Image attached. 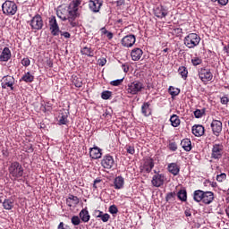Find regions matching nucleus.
<instances>
[{"instance_id":"69168bd1","label":"nucleus","mask_w":229,"mask_h":229,"mask_svg":"<svg viewBox=\"0 0 229 229\" xmlns=\"http://www.w3.org/2000/svg\"><path fill=\"white\" fill-rule=\"evenodd\" d=\"M184 214H185L186 217H191V216H192V213L191 212V209H186L184 211Z\"/></svg>"},{"instance_id":"c85d7f7f","label":"nucleus","mask_w":229,"mask_h":229,"mask_svg":"<svg viewBox=\"0 0 229 229\" xmlns=\"http://www.w3.org/2000/svg\"><path fill=\"white\" fill-rule=\"evenodd\" d=\"M0 203H2L5 210H12L13 208V199H5L4 201L0 199Z\"/></svg>"},{"instance_id":"e2e57ef3","label":"nucleus","mask_w":229,"mask_h":229,"mask_svg":"<svg viewBox=\"0 0 229 229\" xmlns=\"http://www.w3.org/2000/svg\"><path fill=\"white\" fill-rule=\"evenodd\" d=\"M218 4H221V6H226V4H228V0H218Z\"/></svg>"},{"instance_id":"f704fd0d","label":"nucleus","mask_w":229,"mask_h":229,"mask_svg":"<svg viewBox=\"0 0 229 229\" xmlns=\"http://www.w3.org/2000/svg\"><path fill=\"white\" fill-rule=\"evenodd\" d=\"M178 72L180 76H182V80H187L189 71L187 70V67L185 66H180L178 69Z\"/></svg>"},{"instance_id":"f03ea898","label":"nucleus","mask_w":229,"mask_h":229,"mask_svg":"<svg viewBox=\"0 0 229 229\" xmlns=\"http://www.w3.org/2000/svg\"><path fill=\"white\" fill-rule=\"evenodd\" d=\"M201 38L196 33H190L184 38V45L189 49H194L197 46H199Z\"/></svg>"},{"instance_id":"58836bf2","label":"nucleus","mask_w":229,"mask_h":229,"mask_svg":"<svg viewBox=\"0 0 229 229\" xmlns=\"http://www.w3.org/2000/svg\"><path fill=\"white\" fill-rule=\"evenodd\" d=\"M81 223V220L80 216H73L72 217V224L73 225V226H78V225H80Z\"/></svg>"},{"instance_id":"37998d69","label":"nucleus","mask_w":229,"mask_h":229,"mask_svg":"<svg viewBox=\"0 0 229 229\" xmlns=\"http://www.w3.org/2000/svg\"><path fill=\"white\" fill-rule=\"evenodd\" d=\"M73 85L77 87L78 89L83 87V82L81 81V79L77 78L73 80Z\"/></svg>"},{"instance_id":"b1692460","label":"nucleus","mask_w":229,"mask_h":229,"mask_svg":"<svg viewBox=\"0 0 229 229\" xmlns=\"http://www.w3.org/2000/svg\"><path fill=\"white\" fill-rule=\"evenodd\" d=\"M168 171L171 174H174V176H178V174H180V165L176 163H170L168 165Z\"/></svg>"},{"instance_id":"39448f33","label":"nucleus","mask_w":229,"mask_h":229,"mask_svg":"<svg viewBox=\"0 0 229 229\" xmlns=\"http://www.w3.org/2000/svg\"><path fill=\"white\" fill-rule=\"evenodd\" d=\"M30 26L31 30H36L37 31L42 30V28H44L42 16H40V14H36L30 21Z\"/></svg>"},{"instance_id":"338daca9","label":"nucleus","mask_w":229,"mask_h":229,"mask_svg":"<svg viewBox=\"0 0 229 229\" xmlns=\"http://www.w3.org/2000/svg\"><path fill=\"white\" fill-rule=\"evenodd\" d=\"M123 4H124V0L116 1V6H123Z\"/></svg>"},{"instance_id":"bf43d9fd","label":"nucleus","mask_w":229,"mask_h":229,"mask_svg":"<svg viewBox=\"0 0 229 229\" xmlns=\"http://www.w3.org/2000/svg\"><path fill=\"white\" fill-rule=\"evenodd\" d=\"M98 65H100L101 67L106 65V59L105 58L98 59Z\"/></svg>"},{"instance_id":"6ab92c4d","label":"nucleus","mask_w":229,"mask_h":229,"mask_svg":"<svg viewBox=\"0 0 229 229\" xmlns=\"http://www.w3.org/2000/svg\"><path fill=\"white\" fill-rule=\"evenodd\" d=\"M191 131L195 137H203L205 135V127L203 125H193Z\"/></svg>"},{"instance_id":"412c9836","label":"nucleus","mask_w":229,"mask_h":229,"mask_svg":"<svg viewBox=\"0 0 229 229\" xmlns=\"http://www.w3.org/2000/svg\"><path fill=\"white\" fill-rule=\"evenodd\" d=\"M114 188L116 189V191H119L124 188V178L123 176L119 175L114 178Z\"/></svg>"},{"instance_id":"a19ab883","label":"nucleus","mask_w":229,"mask_h":229,"mask_svg":"<svg viewBox=\"0 0 229 229\" xmlns=\"http://www.w3.org/2000/svg\"><path fill=\"white\" fill-rule=\"evenodd\" d=\"M191 64L196 67L198 65H201V64H203V60H201L199 57H193L191 59Z\"/></svg>"},{"instance_id":"c03bdc74","label":"nucleus","mask_w":229,"mask_h":229,"mask_svg":"<svg viewBox=\"0 0 229 229\" xmlns=\"http://www.w3.org/2000/svg\"><path fill=\"white\" fill-rule=\"evenodd\" d=\"M99 219H101L103 223H108V221H110V215L108 213H103Z\"/></svg>"},{"instance_id":"4c0bfd02","label":"nucleus","mask_w":229,"mask_h":229,"mask_svg":"<svg viewBox=\"0 0 229 229\" xmlns=\"http://www.w3.org/2000/svg\"><path fill=\"white\" fill-rule=\"evenodd\" d=\"M102 99H110L112 98V91L105 90L101 93Z\"/></svg>"},{"instance_id":"a211bd4d","label":"nucleus","mask_w":229,"mask_h":229,"mask_svg":"<svg viewBox=\"0 0 229 229\" xmlns=\"http://www.w3.org/2000/svg\"><path fill=\"white\" fill-rule=\"evenodd\" d=\"M10 58H12V51L8 47H5L0 55V62H8Z\"/></svg>"},{"instance_id":"f257e3e1","label":"nucleus","mask_w":229,"mask_h":229,"mask_svg":"<svg viewBox=\"0 0 229 229\" xmlns=\"http://www.w3.org/2000/svg\"><path fill=\"white\" fill-rule=\"evenodd\" d=\"M8 172L13 180H19V178H22L24 175V167H22V165L19 161H14L9 165Z\"/></svg>"},{"instance_id":"774afa93","label":"nucleus","mask_w":229,"mask_h":229,"mask_svg":"<svg viewBox=\"0 0 229 229\" xmlns=\"http://www.w3.org/2000/svg\"><path fill=\"white\" fill-rule=\"evenodd\" d=\"M66 204L68 205V207H72V205H74L73 202L72 200H70L69 197L66 199Z\"/></svg>"},{"instance_id":"7ed1b4c3","label":"nucleus","mask_w":229,"mask_h":229,"mask_svg":"<svg viewBox=\"0 0 229 229\" xmlns=\"http://www.w3.org/2000/svg\"><path fill=\"white\" fill-rule=\"evenodd\" d=\"M17 4L13 1L6 0L2 4V12L4 15H8L9 17H12L13 15H15L17 13Z\"/></svg>"},{"instance_id":"2eb2a0df","label":"nucleus","mask_w":229,"mask_h":229,"mask_svg":"<svg viewBox=\"0 0 229 229\" xmlns=\"http://www.w3.org/2000/svg\"><path fill=\"white\" fill-rule=\"evenodd\" d=\"M165 181V176L162 174H157L153 175L151 183L154 187H162L164 182Z\"/></svg>"},{"instance_id":"8fccbe9b","label":"nucleus","mask_w":229,"mask_h":229,"mask_svg":"<svg viewBox=\"0 0 229 229\" xmlns=\"http://www.w3.org/2000/svg\"><path fill=\"white\" fill-rule=\"evenodd\" d=\"M125 149L129 155H135V147L129 145L125 147Z\"/></svg>"},{"instance_id":"09e8293b","label":"nucleus","mask_w":229,"mask_h":229,"mask_svg":"<svg viewBox=\"0 0 229 229\" xmlns=\"http://www.w3.org/2000/svg\"><path fill=\"white\" fill-rule=\"evenodd\" d=\"M225 179H226V174L225 173H222L216 175V182H225Z\"/></svg>"},{"instance_id":"cd10ccee","label":"nucleus","mask_w":229,"mask_h":229,"mask_svg":"<svg viewBox=\"0 0 229 229\" xmlns=\"http://www.w3.org/2000/svg\"><path fill=\"white\" fill-rule=\"evenodd\" d=\"M151 104L149 102H144L141 106V114L145 115V117H149L151 115Z\"/></svg>"},{"instance_id":"5fc2aeb1","label":"nucleus","mask_w":229,"mask_h":229,"mask_svg":"<svg viewBox=\"0 0 229 229\" xmlns=\"http://www.w3.org/2000/svg\"><path fill=\"white\" fill-rule=\"evenodd\" d=\"M81 4V0H72V2L70 4V6H73L74 8H78Z\"/></svg>"},{"instance_id":"2f4dec72","label":"nucleus","mask_w":229,"mask_h":229,"mask_svg":"<svg viewBox=\"0 0 229 229\" xmlns=\"http://www.w3.org/2000/svg\"><path fill=\"white\" fill-rule=\"evenodd\" d=\"M69 117V112L61 113L58 115V123L60 125L62 124H67V118Z\"/></svg>"},{"instance_id":"ea45409f","label":"nucleus","mask_w":229,"mask_h":229,"mask_svg":"<svg viewBox=\"0 0 229 229\" xmlns=\"http://www.w3.org/2000/svg\"><path fill=\"white\" fill-rule=\"evenodd\" d=\"M174 198H176V193L175 192H169L165 196V201H174Z\"/></svg>"},{"instance_id":"de8ad7c7","label":"nucleus","mask_w":229,"mask_h":229,"mask_svg":"<svg viewBox=\"0 0 229 229\" xmlns=\"http://www.w3.org/2000/svg\"><path fill=\"white\" fill-rule=\"evenodd\" d=\"M123 81H124V78L112 81L111 85H113V87H119V85H121Z\"/></svg>"},{"instance_id":"680f3d73","label":"nucleus","mask_w":229,"mask_h":229,"mask_svg":"<svg viewBox=\"0 0 229 229\" xmlns=\"http://www.w3.org/2000/svg\"><path fill=\"white\" fill-rule=\"evenodd\" d=\"M57 229H71V227L69 225H65V227H64V222H61Z\"/></svg>"},{"instance_id":"79ce46f5","label":"nucleus","mask_w":229,"mask_h":229,"mask_svg":"<svg viewBox=\"0 0 229 229\" xmlns=\"http://www.w3.org/2000/svg\"><path fill=\"white\" fill-rule=\"evenodd\" d=\"M203 114H205V109H197L194 111V116L196 117V119H201V117H203Z\"/></svg>"},{"instance_id":"1a4fd4ad","label":"nucleus","mask_w":229,"mask_h":229,"mask_svg":"<svg viewBox=\"0 0 229 229\" xmlns=\"http://www.w3.org/2000/svg\"><path fill=\"white\" fill-rule=\"evenodd\" d=\"M224 149L225 147L223 146V144H214L211 152V158H214V160H219L220 158H222Z\"/></svg>"},{"instance_id":"864d4df0","label":"nucleus","mask_w":229,"mask_h":229,"mask_svg":"<svg viewBox=\"0 0 229 229\" xmlns=\"http://www.w3.org/2000/svg\"><path fill=\"white\" fill-rule=\"evenodd\" d=\"M109 212L110 214H117V212H119V209L117 208V206L112 205L109 207Z\"/></svg>"},{"instance_id":"393cba45","label":"nucleus","mask_w":229,"mask_h":229,"mask_svg":"<svg viewBox=\"0 0 229 229\" xmlns=\"http://www.w3.org/2000/svg\"><path fill=\"white\" fill-rule=\"evenodd\" d=\"M20 81H24L25 83H33L35 81V75L31 74L30 72H27L20 79Z\"/></svg>"},{"instance_id":"9b49d317","label":"nucleus","mask_w":229,"mask_h":229,"mask_svg":"<svg viewBox=\"0 0 229 229\" xmlns=\"http://www.w3.org/2000/svg\"><path fill=\"white\" fill-rule=\"evenodd\" d=\"M101 6H103V0H89V8L90 12L93 13H99L101 10Z\"/></svg>"},{"instance_id":"f8f14e48","label":"nucleus","mask_w":229,"mask_h":229,"mask_svg":"<svg viewBox=\"0 0 229 229\" xmlns=\"http://www.w3.org/2000/svg\"><path fill=\"white\" fill-rule=\"evenodd\" d=\"M211 129L213 135L219 137L221 131H223V123L219 120H213L211 123Z\"/></svg>"},{"instance_id":"13d9d810","label":"nucleus","mask_w":229,"mask_h":229,"mask_svg":"<svg viewBox=\"0 0 229 229\" xmlns=\"http://www.w3.org/2000/svg\"><path fill=\"white\" fill-rule=\"evenodd\" d=\"M59 33H60L61 37H64V38H71V33H69L67 31L64 32L61 30V32H59Z\"/></svg>"},{"instance_id":"4be33fe9","label":"nucleus","mask_w":229,"mask_h":229,"mask_svg":"<svg viewBox=\"0 0 229 229\" xmlns=\"http://www.w3.org/2000/svg\"><path fill=\"white\" fill-rule=\"evenodd\" d=\"M214 201V192L212 191H204L202 202L205 205H210Z\"/></svg>"},{"instance_id":"052dcab7","label":"nucleus","mask_w":229,"mask_h":229,"mask_svg":"<svg viewBox=\"0 0 229 229\" xmlns=\"http://www.w3.org/2000/svg\"><path fill=\"white\" fill-rule=\"evenodd\" d=\"M103 214H104L103 211H100V210H95L94 212L95 217H98V218H100Z\"/></svg>"},{"instance_id":"473e14b6","label":"nucleus","mask_w":229,"mask_h":229,"mask_svg":"<svg viewBox=\"0 0 229 229\" xmlns=\"http://www.w3.org/2000/svg\"><path fill=\"white\" fill-rule=\"evenodd\" d=\"M81 55L85 56L92 57L94 56V50L90 47H84L81 49Z\"/></svg>"},{"instance_id":"a18cd8bd","label":"nucleus","mask_w":229,"mask_h":229,"mask_svg":"<svg viewBox=\"0 0 229 229\" xmlns=\"http://www.w3.org/2000/svg\"><path fill=\"white\" fill-rule=\"evenodd\" d=\"M173 33L176 37H182V34L183 33V30L182 28H175L173 30Z\"/></svg>"},{"instance_id":"603ef678","label":"nucleus","mask_w":229,"mask_h":229,"mask_svg":"<svg viewBox=\"0 0 229 229\" xmlns=\"http://www.w3.org/2000/svg\"><path fill=\"white\" fill-rule=\"evenodd\" d=\"M168 148L170 151H176V149H178V145H176V142H171L169 143Z\"/></svg>"},{"instance_id":"20e7f679","label":"nucleus","mask_w":229,"mask_h":229,"mask_svg":"<svg viewBox=\"0 0 229 229\" xmlns=\"http://www.w3.org/2000/svg\"><path fill=\"white\" fill-rule=\"evenodd\" d=\"M142 90H144V83L140 81H134L127 85V93L131 94V96H136Z\"/></svg>"},{"instance_id":"4468645a","label":"nucleus","mask_w":229,"mask_h":229,"mask_svg":"<svg viewBox=\"0 0 229 229\" xmlns=\"http://www.w3.org/2000/svg\"><path fill=\"white\" fill-rule=\"evenodd\" d=\"M114 164H115V161L114 160V157L110 155L104 156L101 161V165L102 167H104V169H112Z\"/></svg>"},{"instance_id":"3c124183","label":"nucleus","mask_w":229,"mask_h":229,"mask_svg":"<svg viewBox=\"0 0 229 229\" xmlns=\"http://www.w3.org/2000/svg\"><path fill=\"white\" fill-rule=\"evenodd\" d=\"M30 64H31V61H30V58H28V57H24L21 60V64L23 65V67H30Z\"/></svg>"},{"instance_id":"f3484780","label":"nucleus","mask_w":229,"mask_h":229,"mask_svg":"<svg viewBox=\"0 0 229 229\" xmlns=\"http://www.w3.org/2000/svg\"><path fill=\"white\" fill-rule=\"evenodd\" d=\"M142 55H144L142 49L139 47L133 48L131 52V60H133V62H138V60L142 58Z\"/></svg>"},{"instance_id":"dca6fc26","label":"nucleus","mask_w":229,"mask_h":229,"mask_svg":"<svg viewBox=\"0 0 229 229\" xmlns=\"http://www.w3.org/2000/svg\"><path fill=\"white\" fill-rule=\"evenodd\" d=\"M56 15L61 21H67L69 19V10L68 7H59L56 11Z\"/></svg>"},{"instance_id":"a878e982","label":"nucleus","mask_w":229,"mask_h":229,"mask_svg":"<svg viewBox=\"0 0 229 229\" xmlns=\"http://www.w3.org/2000/svg\"><path fill=\"white\" fill-rule=\"evenodd\" d=\"M80 17V13H78V8L72 5L68 7V19H76Z\"/></svg>"},{"instance_id":"ddd939ff","label":"nucleus","mask_w":229,"mask_h":229,"mask_svg":"<svg viewBox=\"0 0 229 229\" xmlns=\"http://www.w3.org/2000/svg\"><path fill=\"white\" fill-rule=\"evenodd\" d=\"M169 11L164 5H158L154 8V15L157 17V19H165L167 17Z\"/></svg>"},{"instance_id":"e433bc0d","label":"nucleus","mask_w":229,"mask_h":229,"mask_svg":"<svg viewBox=\"0 0 229 229\" xmlns=\"http://www.w3.org/2000/svg\"><path fill=\"white\" fill-rule=\"evenodd\" d=\"M169 94L172 98H176L180 94V89L170 86L168 89Z\"/></svg>"},{"instance_id":"6e6552de","label":"nucleus","mask_w":229,"mask_h":229,"mask_svg":"<svg viewBox=\"0 0 229 229\" xmlns=\"http://www.w3.org/2000/svg\"><path fill=\"white\" fill-rule=\"evenodd\" d=\"M199 78L206 83L207 81H212V79L214 78V75L212 74V72L210 70L206 68H200L198 71Z\"/></svg>"},{"instance_id":"0eeeda50","label":"nucleus","mask_w":229,"mask_h":229,"mask_svg":"<svg viewBox=\"0 0 229 229\" xmlns=\"http://www.w3.org/2000/svg\"><path fill=\"white\" fill-rule=\"evenodd\" d=\"M49 27L51 35H53V37H58V35L62 33V30H60V26H58V21H56L55 16H51L49 18Z\"/></svg>"},{"instance_id":"bb28decb","label":"nucleus","mask_w":229,"mask_h":229,"mask_svg":"<svg viewBox=\"0 0 229 229\" xmlns=\"http://www.w3.org/2000/svg\"><path fill=\"white\" fill-rule=\"evenodd\" d=\"M79 217L82 223H89V221H90V215L89 214V210L87 208L81 210L79 213Z\"/></svg>"},{"instance_id":"aec40b11","label":"nucleus","mask_w":229,"mask_h":229,"mask_svg":"<svg viewBox=\"0 0 229 229\" xmlns=\"http://www.w3.org/2000/svg\"><path fill=\"white\" fill-rule=\"evenodd\" d=\"M103 154L101 153V148L98 147H94L89 150V157L93 158V160H98V158H101Z\"/></svg>"},{"instance_id":"c756f323","label":"nucleus","mask_w":229,"mask_h":229,"mask_svg":"<svg viewBox=\"0 0 229 229\" xmlns=\"http://www.w3.org/2000/svg\"><path fill=\"white\" fill-rule=\"evenodd\" d=\"M204 194H205V191H203L201 190H196L193 192V199H194V201H196L197 203H199L200 201H203Z\"/></svg>"},{"instance_id":"49530a36","label":"nucleus","mask_w":229,"mask_h":229,"mask_svg":"<svg viewBox=\"0 0 229 229\" xmlns=\"http://www.w3.org/2000/svg\"><path fill=\"white\" fill-rule=\"evenodd\" d=\"M68 198H69L70 201L73 202V205H78V203H80V199H78L77 196L69 195Z\"/></svg>"},{"instance_id":"72a5a7b5","label":"nucleus","mask_w":229,"mask_h":229,"mask_svg":"<svg viewBox=\"0 0 229 229\" xmlns=\"http://www.w3.org/2000/svg\"><path fill=\"white\" fill-rule=\"evenodd\" d=\"M170 122L174 128H178V126H180V117H178L176 114H173L170 117Z\"/></svg>"},{"instance_id":"423d86ee","label":"nucleus","mask_w":229,"mask_h":229,"mask_svg":"<svg viewBox=\"0 0 229 229\" xmlns=\"http://www.w3.org/2000/svg\"><path fill=\"white\" fill-rule=\"evenodd\" d=\"M13 85H15V78L12 75H5L1 80V87L2 89H10L13 90Z\"/></svg>"},{"instance_id":"7c9ffc66","label":"nucleus","mask_w":229,"mask_h":229,"mask_svg":"<svg viewBox=\"0 0 229 229\" xmlns=\"http://www.w3.org/2000/svg\"><path fill=\"white\" fill-rule=\"evenodd\" d=\"M181 146L184 151H191L192 149V143L191 142V140L189 139H183L181 141Z\"/></svg>"},{"instance_id":"5701e85b","label":"nucleus","mask_w":229,"mask_h":229,"mask_svg":"<svg viewBox=\"0 0 229 229\" xmlns=\"http://www.w3.org/2000/svg\"><path fill=\"white\" fill-rule=\"evenodd\" d=\"M154 167H155V163L153 162V158L151 157L147 158L143 164V168L146 171V173H151Z\"/></svg>"},{"instance_id":"6e6d98bb","label":"nucleus","mask_w":229,"mask_h":229,"mask_svg":"<svg viewBox=\"0 0 229 229\" xmlns=\"http://www.w3.org/2000/svg\"><path fill=\"white\" fill-rule=\"evenodd\" d=\"M76 18H68L67 21L70 23V25L72 26V28H76V26H78V24L76 23V21H74Z\"/></svg>"},{"instance_id":"c9c22d12","label":"nucleus","mask_w":229,"mask_h":229,"mask_svg":"<svg viewBox=\"0 0 229 229\" xmlns=\"http://www.w3.org/2000/svg\"><path fill=\"white\" fill-rule=\"evenodd\" d=\"M177 197L181 201H187V190L182 189L177 192Z\"/></svg>"},{"instance_id":"9d476101","label":"nucleus","mask_w":229,"mask_h":229,"mask_svg":"<svg viewBox=\"0 0 229 229\" xmlns=\"http://www.w3.org/2000/svg\"><path fill=\"white\" fill-rule=\"evenodd\" d=\"M135 42H137V38L133 34L124 36L121 40V44L123 47H133Z\"/></svg>"},{"instance_id":"4d7b16f0","label":"nucleus","mask_w":229,"mask_h":229,"mask_svg":"<svg viewBox=\"0 0 229 229\" xmlns=\"http://www.w3.org/2000/svg\"><path fill=\"white\" fill-rule=\"evenodd\" d=\"M220 102H221L222 105H228V103H229V98H228V97H226V96L222 97V98H220Z\"/></svg>"},{"instance_id":"0e129e2a","label":"nucleus","mask_w":229,"mask_h":229,"mask_svg":"<svg viewBox=\"0 0 229 229\" xmlns=\"http://www.w3.org/2000/svg\"><path fill=\"white\" fill-rule=\"evenodd\" d=\"M122 69L123 70V72H128V71H130V66H128V64H123Z\"/></svg>"}]
</instances>
